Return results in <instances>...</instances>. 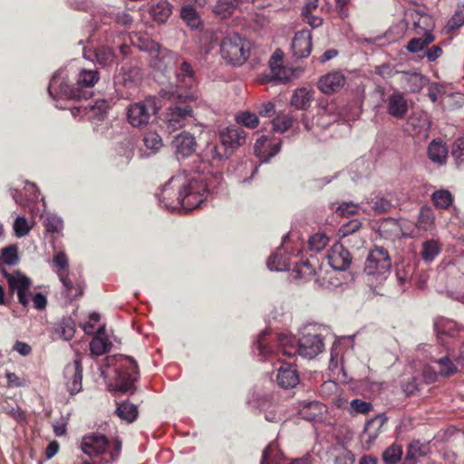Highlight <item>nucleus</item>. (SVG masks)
Masks as SVG:
<instances>
[{"label":"nucleus","mask_w":464,"mask_h":464,"mask_svg":"<svg viewBox=\"0 0 464 464\" xmlns=\"http://www.w3.org/2000/svg\"><path fill=\"white\" fill-rule=\"evenodd\" d=\"M196 87L195 71L188 62H182L177 74V84L160 91V97L173 102L167 109L164 117L169 131H176L194 121V107L198 106L199 102Z\"/></svg>","instance_id":"obj_1"},{"label":"nucleus","mask_w":464,"mask_h":464,"mask_svg":"<svg viewBox=\"0 0 464 464\" xmlns=\"http://www.w3.org/2000/svg\"><path fill=\"white\" fill-rule=\"evenodd\" d=\"M170 183H176L179 191L176 200L169 202L168 207L182 208L186 212L200 207L209 192L207 176L196 171L173 176Z\"/></svg>","instance_id":"obj_2"},{"label":"nucleus","mask_w":464,"mask_h":464,"mask_svg":"<svg viewBox=\"0 0 464 464\" xmlns=\"http://www.w3.org/2000/svg\"><path fill=\"white\" fill-rule=\"evenodd\" d=\"M99 79L100 75L98 71L84 69L79 72L76 83L70 85L65 71L59 70L53 74L50 81L48 92L55 101L59 99L86 100L92 96V88L97 83Z\"/></svg>","instance_id":"obj_3"},{"label":"nucleus","mask_w":464,"mask_h":464,"mask_svg":"<svg viewBox=\"0 0 464 464\" xmlns=\"http://www.w3.org/2000/svg\"><path fill=\"white\" fill-rule=\"evenodd\" d=\"M277 343L279 346L277 353L286 357H293L298 353L302 357L312 359L324 349L322 335L311 331L304 333L298 341L293 335L279 334Z\"/></svg>","instance_id":"obj_4"},{"label":"nucleus","mask_w":464,"mask_h":464,"mask_svg":"<svg viewBox=\"0 0 464 464\" xmlns=\"http://www.w3.org/2000/svg\"><path fill=\"white\" fill-rule=\"evenodd\" d=\"M251 47L246 38L237 33H229L221 41L220 54L227 63L238 66L248 59Z\"/></svg>","instance_id":"obj_5"},{"label":"nucleus","mask_w":464,"mask_h":464,"mask_svg":"<svg viewBox=\"0 0 464 464\" xmlns=\"http://www.w3.org/2000/svg\"><path fill=\"white\" fill-rule=\"evenodd\" d=\"M81 448L83 453L91 458L108 452L111 460H115L121 453V441L118 439L109 441L102 434L92 433L82 438Z\"/></svg>","instance_id":"obj_6"},{"label":"nucleus","mask_w":464,"mask_h":464,"mask_svg":"<svg viewBox=\"0 0 464 464\" xmlns=\"http://www.w3.org/2000/svg\"><path fill=\"white\" fill-rule=\"evenodd\" d=\"M433 329L437 341L444 349L454 348L455 343L464 333V327L452 319L438 316L433 321Z\"/></svg>","instance_id":"obj_7"},{"label":"nucleus","mask_w":464,"mask_h":464,"mask_svg":"<svg viewBox=\"0 0 464 464\" xmlns=\"http://www.w3.org/2000/svg\"><path fill=\"white\" fill-rule=\"evenodd\" d=\"M115 380V390L120 392H132L139 378L137 362L129 356H121Z\"/></svg>","instance_id":"obj_8"},{"label":"nucleus","mask_w":464,"mask_h":464,"mask_svg":"<svg viewBox=\"0 0 464 464\" xmlns=\"http://www.w3.org/2000/svg\"><path fill=\"white\" fill-rule=\"evenodd\" d=\"M146 50L150 52H155V54H151L150 65L156 70L166 72L171 70L173 67L179 65L176 75L178 74L181 63V60L175 53L168 49H160L158 44L150 42V46L146 47Z\"/></svg>","instance_id":"obj_9"},{"label":"nucleus","mask_w":464,"mask_h":464,"mask_svg":"<svg viewBox=\"0 0 464 464\" xmlns=\"http://www.w3.org/2000/svg\"><path fill=\"white\" fill-rule=\"evenodd\" d=\"M392 261L388 251L382 246H374L366 258L364 272L372 276H382L390 271Z\"/></svg>","instance_id":"obj_10"},{"label":"nucleus","mask_w":464,"mask_h":464,"mask_svg":"<svg viewBox=\"0 0 464 464\" xmlns=\"http://www.w3.org/2000/svg\"><path fill=\"white\" fill-rule=\"evenodd\" d=\"M156 112L154 101L151 98L130 105L127 119L133 127L140 128L149 123L150 116Z\"/></svg>","instance_id":"obj_11"},{"label":"nucleus","mask_w":464,"mask_h":464,"mask_svg":"<svg viewBox=\"0 0 464 464\" xmlns=\"http://www.w3.org/2000/svg\"><path fill=\"white\" fill-rule=\"evenodd\" d=\"M3 275L8 283L9 294L13 295L14 291H16L19 303L26 307L29 304V295L27 292L31 285L30 278L23 275L20 271L8 273L4 270Z\"/></svg>","instance_id":"obj_12"},{"label":"nucleus","mask_w":464,"mask_h":464,"mask_svg":"<svg viewBox=\"0 0 464 464\" xmlns=\"http://www.w3.org/2000/svg\"><path fill=\"white\" fill-rule=\"evenodd\" d=\"M110 103L107 100L100 99L87 105H79L71 108L73 118L86 117L89 121H103L108 113Z\"/></svg>","instance_id":"obj_13"},{"label":"nucleus","mask_w":464,"mask_h":464,"mask_svg":"<svg viewBox=\"0 0 464 464\" xmlns=\"http://www.w3.org/2000/svg\"><path fill=\"white\" fill-rule=\"evenodd\" d=\"M386 420L387 418L384 414H378L366 422L364 430L361 435V440L365 449H370L380 433L382 432Z\"/></svg>","instance_id":"obj_14"},{"label":"nucleus","mask_w":464,"mask_h":464,"mask_svg":"<svg viewBox=\"0 0 464 464\" xmlns=\"http://www.w3.org/2000/svg\"><path fill=\"white\" fill-rule=\"evenodd\" d=\"M454 353V348L445 349V353L441 356H430V361L432 363H435L438 366V372L431 374L429 377L430 382H434L437 379V375H440L442 377H449L455 373L458 370L456 364L450 359L452 353Z\"/></svg>","instance_id":"obj_15"},{"label":"nucleus","mask_w":464,"mask_h":464,"mask_svg":"<svg viewBox=\"0 0 464 464\" xmlns=\"http://www.w3.org/2000/svg\"><path fill=\"white\" fill-rule=\"evenodd\" d=\"M327 258L329 265L337 271H345L352 263L350 252L340 243L332 246Z\"/></svg>","instance_id":"obj_16"},{"label":"nucleus","mask_w":464,"mask_h":464,"mask_svg":"<svg viewBox=\"0 0 464 464\" xmlns=\"http://www.w3.org/2000/svg\"><path fill=\"white\" fill-rule=\"evenodd\" d=\"M64 379L67 390L72 395L82 390V368L80 360H74L65 366Z\"/></svg>","instance_id":"obj_17"},{"label":"nucleus","mask_w":464,"mask_h":464,"mask_svg":"<svg viewBox=\"0 0 464 464\" xmlns=\"http://www.w3.org/2000/svg\"><path fill=\"white\" fill-rule=\"evenodd\" d=\"M172 144L179 160L191 156L197 148L195 138L188 131H182L178 134L174 138Z\"/></svg>","instance_id":"obj_18"},{"label":"nucleus","mask_w":464,"mask_h":464,"mask_svg":"<svg viewBox=\"0 0 464 464\" xmlns=\"http://www.w3.org/2000/svg\"><path fill=\"white\" fill-rule=\"evenodd\" d=\"M387 113L395 119H403L409 111L408 101L404 94L395 91L386 100Z\"/></svg>","instance_id":"obj_19"},{"label":"nucleus","mask_w":464,"mask_h":464,"mask_svg":"<svg viewBox=\"0 0 464 464\" xmlns=\"http://www.w3.org/2000/svg\"><path fill=\"white\" fill-rule=\"evenodd\" d=\"M293 54L297 59L306 58L312 51V34L309 30L295 33L292 41Z\"/></svg>","instance_id":"obj_20"},{"label":"nucleus","mask_w":464,"mask_h":464,"mask_svg":"<svg viewBox=\"0 0 464 464\" xmlns=\"http://www.w3.org/2000/svg\"><path fill=\"white\" fill-rule=\"evenodd\" d=\"M345 84V77L341 72H332L319 79L318 89L325 94L340 91Z\"/></svg>","instance_id":"obj_21"},{"label":"nucleus","mask_w":464,"mask_h":464,"mask_svg":"<svg viewBox=\"0 0 464 464\" xmlns=\"http://www.w3.org/2000/svg\"><path fill=\"white\" fill-rule=\"evenodd\" d=\"M246 131L238 126L227 127L220 131L219 134L220 142L228 150L243 145L246 141Z\"/></svg>","instance_id":"obj_22"},{"label":"nucleus","mask_w":464,"mask_h":464,"mask_svg":"<svg viewBox=\"0 0 464 464\" xmlns=\"http://www.w3.org/2000/svg\"><path fill=\"white\" fill-rule=\"evenodd\" d=\"M280 142L273 143L266 136H261L256 140L254 150L256 156L261 162H266L280 150Z\"/></svg>","instance_id":"obj_23"},{"label":"nucleus","mask_w":464,"mask_h":464,"mask_svg":"<svg viewBox=\"0 0 464 464\" xmlns=\"http://www.w3.org/2000/svg\"><path fill=\"white\" fill-rule=\"evenodd\" d=\"M276 382L283 389H291L299 382L297 371L290 363H282L277 370Z\"/></svg>","instance_id":"obj_24"},{"label":"nucleus","mask_w":464,"mask_h":464,"mask_svg":"<svg viewBox=\"0 0 464 464\" xmlns=\"http://www.w3.org/2000/svg\"><path fill=\"white\" fill-rule=\"evenodd\" d=\"M172 7L168 0H159L150 7L149 14L153 21L164 24L172 14Z\"/></svg>","instance_id":"obj_25"},{"label":"nucleus","mask_w":464,"mask_h":464,"mask_svg":"<svg viewBox=\"0 0 464 464\" xmlns=\"http://www.w3.org/2000/svg\"><path fill=\"white\" fill-rule=\"evenodd\" d=\"M442 244L439 239L430 238L422 242L420 256L421 259L430 264L440 254Z\"/></svg>","instance_id":"obj_26"},{"label":"nucleus","mask_w":464,"mask_h":464,"mask_svg":"<svg viewBox=\"0 0 464 464\" xmlns=\"http://www.w3.org/2000/svg\"><path fill=\"white\" fill-rule=\"evenodd\" d=\"M179 188L176 183H170V179L160 188V192L157 195L160 205L169 211H176L179 208H169L168 204L175 201L178 197Z\"/></svg>","instance_id":"obj_27"},{"label":"nucleus","mask_w":464,"mask_h":464,"mask_svg":"<svg viewBox=\"0 0 464 464\" xmlns=\"http://www.w3.org/2000/svg\"><path fill=\"white\" fill-rule=\"evenodd\" d=\"M57 276L62 282L64 292L70 299H74L81 296L83 293V287L81 283H74L69 271H57Z\"/></svg>","instance_id":"obj_28"},{"label":"nucleus","mask_w":464,"mask_h":464,"mask_svg":"<svg viewBox=\"0 0 464 464\" xmlns=\"http://www.w3.org/2000/svg\"><path fill=\"white\" fill-rule=\"evenodd\" d=\"M429 159L438 165H443L447 161L448 148L441 140H432L428 147Z\"/></svg>","instance_id":"obj_29"},{"label":"nucleus","mask_w":464,"mask_h":464,"mask_svg":"<svg viewBox=\"0 0 464 464\" xmlns=\"http://www.w3.org/2000/svg\"><path fill=\"white\" fill-rule=\"evenodd\" d=\"M115 412L121 420L127 423L135 421L139 414L137 406L128 401L117 403Z\"/></svg>","instance_id":"obj_30"},{"label":"nucleus","mask_w":464,"mask_h":464,"mask_svg":"<svg viewBox=\"0 0 464 464\" xmlns=\"http://www.w3.org/2000/svg\"><path fill=\"white\" fill-rule=\"evenodd\" d=\"M416 227L424 231L432 230L435 227V214L430 207L423 206L420 208Z\"/></svg>","instance_id":"obj_31"},{"label":"nucleus","mask_w":464,"mask_h":464,"mask_svg":"<svg viewBox=\"0 0 464 464\" xmlns=\"http://www.w3.org/2000/svg\"><path fill=\"white\" fill-rule=\"evenodd\" d=\"M404 86L410 92H419L428 82V79L420 73H406L403 78Z\"/></svg>","instance_id":"obj_32"},{"label":"nucleus","mask_w":464,"mask_h":464,"mask_svg":"<svg viewBox=\"0 0 464 464\" xmlns=\"http://www.w3.org/2000/svg\"><path fill=\"white\" fill-rule=\"evenodd\" d=\"M313 94L306 88L297 89L291 99V104L298 110H306L310 107Z\"/></svg>","instance_id":"obj_33"},{"label":"nucleus","mask_w":464,"mask_h":464,"mask_svg":"<svg viewBox=\"0 0 464 464\" xmlns=\"http://www.w3.org/2000/svg\"><path fill=\"white\" fill-rule=\"evenodd\" d=\"M102 45L94 51L97 63L102 66H111L115 63L116 56L112 50V46Z\"/></svg>","instance_id":"obj_34"},{"label":"nucleus","mask_w":464,"mask_h":464,"mask_svg":"<svg viewBox=\"0 0 464 464\" xmlns=\"http://www.w3.org/2000/svg\"><path fill=\"white\" fill-rule=\"evenodd\" d=\"M103 24H107L114 21L116 24L122 26H130L132 22V16L126 11L118 13H105L101 19Z\"/></svg>","instance_id":"obj_35"},{"label":"nucleus","mask_w":464,"mask_h":464,"mask_svg":"<svg viewBox=\"0 0 464 464\" xmlns=\"http://www.w3.org/2000/svg\"><path fill=\"white\" fill-rule=\"evenodd\" d=\"M180 16L187 25L192 29H197L201 25V19L198 12L189 5L182 6Z\"/></svg>","instance_id":"obj_36"},{"label":"nucleus","mask_w":464,"mask_h":464,"mask_svg":"<svg viewBox=\"0 0 464 464\" xmlns=\"http://www.w3.org/2000/svg\"><path fill=\"white\" fill-rule=\"evenodd\" d=\"M433 41V34L426 32L421 37L411 39L407 44V49L411 53L424 51Z\"/></svg>","instance_id":"obj_37"},{"label":"nucleus","mask_w":464,"mask_h":464,"mask_svg":"<svg viewBox=\"0 0 464 464\" xmlns=\"http://www.w3.org/2000/svg\"><path fill=\"white\" fill-rule=\"evenodd\" d=\"M267 267L271 271H285L290 269V261L288 256L283 254L276 253L269 256Z\"/></svg>","instance_id":"obj_38"},{"label":"nucleus","mask_w":464,"mask_h":464,"mask_svg":"<svg viewBox=\"0 0 464 464\" xmlns=\"http://www.w3.org/2000/svg\"><path fill=\"white\" fill-rule=\"evenodd\" d=\"M431 199L433 204L441 209L449 208L453 203V197L447 189H440L433 192Z\"/></svg>","instance_id":"obj_39"},{"label":"nucleus","mask_w":464,"mask_h":464,"mask_svg":"<svg viewBox=\"0 0 464 464\" xmlns=\"http://www.w3.org/2000/svg\"><path fill=\"white\" fill-rule=\"evenodd\" d=\"M111 348V343L99 335L92 338L90 343V351L92 354L100 356L108 353Z\"/></svg>","instance_id":"obj_40"},{"label":"nucleus","mask_w":464,"mask_h":464,"mask_svg":"<svg viewBox=\"0 0 464 464\" xmlns=\"http://www.w3.org/2000/svg\"><path fill=\"white\" fill-rule=\"evenodd\" d=\"M464 24V8L459 7L453 15L448 20L443 31L446 34H450L457 31Z\"/></svg>","instance_id":"obj_41"},{"label":"nucleus","mask_w":464,"mask_h":464,"mask_svg":"<svg viewBox=\"0 0 464 464\" xmlns=\"http://www.w3.org/2000/svg\"><path fill=\"white\" fill-rule=\"evenodd\" d=\"M293 119L287 114H279L272 121L273 130L278 133H284L291 128Z\"/></svg>","instance_id":"obj_42"},{"label":"nucleus","mask_w":464,"mask_h":464,"mask_svg":"<svg viewBox=\"0 0 464 464\" xmlns=\"http://www.w3.org/2000/svg\"><path fill=\"white\" fill-rule=\"evenodd\" d=\"M402 456L401 447L392 444L387 448L382 453V459L386 464H396L401 460Z\"/></svg>","instance_id":"obj_43"},{"label":"nucleus","mask_w":464,"mask_h":464,"mask_svg":"<svg viewBox=\"0 0 464 464\" xmlns=\"http://www.w3.org/2000/svg\"><path fill=\"white\" fill-rule=\"evenodd\" d=\"M143 142L148 150L157 152L163 145L160 136L155 131H147L144 134Z\"/></svg>","instance_id":"obj_44"},{"label":"nucleus","mask_w":464,"mask_h":464,"mask_svg":"<svg viewBox=\"0 0 464 464\" xmlns=\"http://www.w3.org/2000/svg\"><path fill=\"white\" fill-rule=\"evenodd\" d=\"M237 5L236 0H218L214 11L224 18L231 14Z\"/></svg>","instance_id":"obj_45"},{"label":"nucleus","mask_w":464,"mask_h":464,"mask_svg":"<svg viewBox=\"0 0 464 464\" xmlns=\"http://www.w3.org/2000/svg\"><path fill=\"white\" fill-rule=\"evenodd\" d=\"M60 336L64 340H71L75 333L74 322L71 318L63 319L56 329Z\"/></svg>","instance_id":"obj_46"},{"label":"nucleus","mask_w":464,"mask_h":464,"mask_svg":"<svg viewBox=\"0 0 464 464\" xmlns=\"http://www.w3.org/2000/svg\"><path fill=\"white\" fill-rule=\"evenodd\" d=\"M425 447L420 441H412L407 450L405 461L409 464H414V460L425 454Z\"/></svg>","instance_id":"obj_47"},{"label":"nucleus","mask_w":464,"mask_h":464,"mask_svg":"<svg viewBox=\"0 0 464 464\" xmlns=\"http://www.w3.org/2000/svg\"><path fill=\"white\" fill-rule=\"evenodd\" d=\"M372 410V403L363 400L354 399L350 402V413L352 415L368 414Z\"/></svg>","instance_id":"obj_48"},{"label":"nucleus","mask_w":464,"mask_h":464,"mask_svg":"<svg viewBox=\"0 0 464 464\" xmlns=\"http://www.w3.org/2000/svg\"><path fill=\"white\" fill-rule=\"evenodd\" d=\"M328 243L329 237L324 233H316L308 241L309 248L314 251L323 250Z\"/></svg>","instance_id":"obj_49"},{"label":"nucleus","mask_w":464,"mask_h":464,"mask_svg":"<svg viewBox=\"0 0 464 464\" xmlns=\"http://www.w3.org/2000/svg\"><path fill=\"white\" fill-rule=\"evenodd\" d=\"M362 227V223L358 219H352L347 223L343 224L338 231L339 237L343 239L348 237L349 236L354 235L360 227Z\"/></svg>","instance_id":"obj_50"},{"label":"nucleus","mask_w":464,"mask_h":464,"mask_svg":"<svg viewBox=\"0 0 464 464\" xmlns=\"http://www.w3.org/2000/svg\"><path fill=\"white\" fill-rule=\"evenodd\" d=\"M236 120L237 123L250 129L256 128L259 123V120L256 114L249 111H244L237 115Z\"/></svg>","instance_id":"obj_51"},{"label":"nucleus","mask_w":464,"mask_h":464,"mask_svg":"<svg viewBox=\"0 0 464 464\" xmlns=\"http://www.w3.org/2000/svg\"><path fill=\"white\" fill-rule=\"evenodd\" d=\"M266 335V332H262L256 342L254 343V349L256 350L257 355L260 357L261 360H266L268 358L271 354V350L269 347L266 346V343L265 340V337Z\"/></svg>","instance_id":"obj_52"},{"label":"nucleus","mask_w":464,"mask_h":464,"mask_svg":"<svg viewBox=\"0 0 464 464\" xmlns=\"http://www.w3.org/2000/svg\"><path fill=\"white\" fill-rule=\"evenodd\" d=\"M44 226L48 232L58 233L63 227V219L53 214H48L44 219Z\"/></svg>","instance_id":"obj_53"},{"label":"nucleus","mask_w":464,"mask_h":464,"mask_svg":"<svg viewBox=\"0 0 464 464\" xmlns=\"http://www.w3.org/2000/svg\"><path fill=\"white\" fill-rule=\"evenodd\" d=\"M99 31H101L102 33H104L106 34L105 36V42L106 44H118L119 48H120V51L121 53L123 54V55H126L128 53V50H129V46L125 44H121L120 42L121 40V37L122 36L121 34H119L117 35H114V34L112 32H111L110 34L108 33L107 29H102V27H100L99 28Z\"/></svg>","instance_id":"obj_54"},{"label":"nucleus","mask_w":464,"mask_h":464,"mask_svg":"<svg viewBox=\"0 0 464 464\" xmlns=\"http://www.w3.org/2000/svg\"><path fill=\"white\" fill-rule=\"evenodd\" d=\"M295 272L296 273V278L307 279L314 275V269L311 266L310 262L308 260H305L300 262L299 264H296L295 267Z\"/></svg>","instance_id":"obj_55"},{"label":"nucleus","mask_w":464,"mask_h":464,"mask_svg":"<svg viewBox=\"0 0 464 464\" xmlns=\"http://www.w3.org/2000/svg\"><path fill=\"white\" fill-rule=\"evenodd\" d=\"M358 205L353 202H343L335 209V213L340 217H349L354 215L358 211Z\"/></svg>","instance_id":"obj_56"},{"label":"nucleus","mask_w":464,"mask_h":464,"mask_svg":"<svg viewBox=\"0 0 464 464\" xmlns=\"http://www.w3.org/2000/svg\"><path fill=\"white\" fill-rule=\"evenodd\" d=\"M2 258L7 265L14 266L18 262L17 248L14 246H9L2 249Z\"/></svg>","instance_id":"obj_57"},{"label":"nucleus","mask_w":464,"mask_h":464,"mask_svg":"<svg viewBox=\"0 0 464 464\" xmlns=\"http://www.w3.org/2000/svg\"><path fill=\"white\" fill-rule=\"evenodd\" d=\"M31 227L28 226V222L24 217H17L14 222V230L18 237H24L30 231Z\"/></svg>","instance_id":"obj_58"},{"label":"nucleus","mask_w":464,"mask_h":464,"mask_svg":"<svg viewBox=\"0 0 464 464\" xmlns=\"http://www.w3.org/2000/svg\"><path fill=\"white\" fill-rule=\"evenodd\" d=\"M208 150L213 160H222L229 155L228 149L222 143L220 145L210 144Z\"/></svg>","instance_id":"obj_59"},{"label":"nucleus","mask_w":464,"mask_h":464,"mask_svg":"<svg viewBox=\"0 0 464 464\" xmlns=\"http://www.w3.org/2000/svg\"><path fill=\"white\" fill-rule=\"evenodd\" d=\"M281 59L282 53L279 50L276 51L271 58L270 67L274 76L276 77L277 79L283 80L286 78V76L285 75V73L282 74L283 69L280 66L276 65V63L281 61Z\"/></svg>","instance_id":"obj_60"},{"label":"nucleus","mask_w":464,"mask_h":464,"mask_svg":"<svg viewBox=\"0 0 464 464\" xmlns=\"http://www.w3.org/2000/svg\"><path fill=\"white\" fill-rule=\"evenodd\" d=\"M413 268L411 266L398 267L396 276L401 285L409 282L412 276Z\"/></svg>","instance_id":"obj_61"},{"label":"nucleus","mask_w":464,"mask_h":464,"mask_svg":"<svg viewBox=\"0 0 464 464\" xmlns=\"http://www.w3.org/2000/svg\"><path fill=\"white\" fill-rule=\"evenodd\" d=\"M452 155L458 164L464 163V139H459L452 148Z\"/></svg>","instance_id":"obj_62"},{"label":"nucleus","mask_w":464,"mask_h":464,"mask_svg":"<svg viewBox=\"0 0 464 464\" xmlns=\"http://www.w3.org/2000/svg\"><path fill=\"white\" fill-rule=\"evenodd\" d=\"M119 154L125 159L124 162L128 163L134 155V146L128 140L122 143L119 148Z\"/></svg>","instance_id":"obj_63"},{"label":"nucleus","mask_w":464,"mask_h":464,"mask_svg":"<svg viewBox=\"0 0 464 464\" xmlns=\"http://www.w3.org/2000/svg\"><path fill=\"white\" fill-rule=\"evenodd\" d=\"M354 455L352 451L343 450L335 456L334 464H354Z\"/></svg>","instance_id":"obj_64"}]
</instances>
